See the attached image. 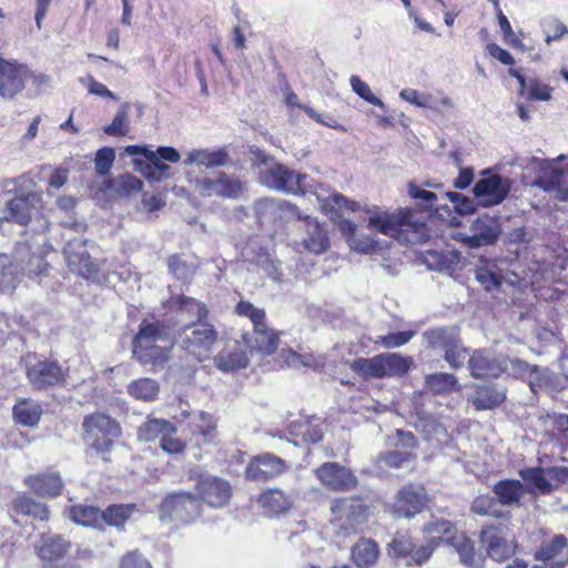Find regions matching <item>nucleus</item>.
<instances>
[{"label": "nucleus", "instance_id": "obj_37", "mask_svg": "<svg viewBox=\"0 0 568 568\" xmlns=\"http://www.w3.org/2000/svg\"><path fill=\"white\" fill-rule=\"evenodd\" d=\"M230 160L229 153L225 149L215 151L209 150H194L187 154L185 164L196 163L206 168L224 166Z\"/></svg>", "mask_w": 568, "mask_h": 568}, {"label": "nucleus", "instance_id": "obj_14", "mask_svg": "<svg viewBox=\"0 0 568 568\" xmlns=\"http://www.w3.org/2000/svg\"><path fill=\"white\" fill-rule=\"evenodd\" d=\"M194 189L201 196H220L237 199L246 190L245 184L239 179L220 172L212 178L196 179Z\"/></svg>", "mask_w": 568, "mask_h": 568}, {"label": "nucleus", "instance_id": "obj_39", "mask_svg": "<svg viewBox=\"0 0 568 568\" xmlns=\"http://www.w3.org/2000/svg\"><path fill=\"white\" fill-rule=\"evenodd\" d=\"M447 545L453 547L459 555L460 561L469 567L477 564L476 552L473 541L462 531L455 532L447 539Z\"/></svg>", "mask_w": 568, "mask_h": 568}, {"label": "nucleus", "instance_id": "obj_34", "mask_svg": "<svg viewBox=\"0 0 568 568\" xmlns=\"http://www.w3.org/2000/svg\"><path fill=\"white\" fill-rule=\"evenodd\" d=\"M399 98L418 108L439 110L440 108L452 106V101L447 97L437 99L430 93H423L415 89H403L399 92Z\"/></svg>", "mask_w": 568, "mask_h": 568}, {"label": "nucleus", "instance_id": "obj_48", "mask_svg": "<svg viewBox=\"0 0 568 568\" xmlns=\"http://www.w3.org/2000/svg\"><path fill=\"white\" fill-rule=\"evenodd\" d=\"M253 263L260 267L272 281L280 283L283 281L281 263L266 251L258 252L253 258Z\"/></svg>", "mask_w": 568, "mask_h": 568}, {"label": "nucleus", "instance_id": "obj_50", "mask_svg": "<svg viewBox=\"0 0 568 568\" xmlns=\"http://www.w3.org/2000/svg\"><path fill=\"white\" fill-rule=\"evenodd\" d=\"M566 547V537L564 535H555L550 540L542 542L535 557L537 560H551L558 557Z\"/></svg>", "mask_w": 568, "mask_h": 568}, {"label": "nucleus", "instance_id": "obj_58", "mask_svg": "<svg viewBox=\"0 0 568 568\" xmlns=\"http://www.w3.org/2000/svg\"><path fill=\"white\" fill-rule=\"evenodd\" d=\"M142 187L143 182L140 179L130 173H126L119 176L116 193L121 196H128L130 194L140 192Z\"/></svg>", "mask_w": 568, "mask_h": 568}, {"label": "nucleus", "instance_id": "obj_2", "mask_svg": "<svg viewBox=\"0 0 568 568\" xmlns=\"http://www.w3.org/2000/svg\"><path fill=\"white\" fill-rule=\"evenodd\" d=\"M367 227L398 241L414 243L424 231V223L414 217L410 209H398L388 212L378 206L365 209Z\"/></svg>", "mask_w": 568, "mask_h": 568}, {"label": "nucleus", "instance_id": "obj_12", "mask_svg": "<svg viewBox=\"0 0 568 568\" xmlns=\"http://www.w3.org/2000/svg\"><path fill=\"white\" fill-rule=\"evenodd\" d=\"M510 186L509 179L484 171L483 176L473 187V194L479 206H495L504 202L510 191Z\"/></svg>", "mask_w": 568, "mask_h": 568}, {"label": "nucleus", "instance_id": "obj_45", "mask_svg": "<svg viewBox=\"0 0 568 568\" xmlns=\"http://www.w3.org/2000/svg\"><path fill=\"white\" fill-rule=\"evenodd\" d=\"M206 314L207 310L203 303L180 295V324L182 320L187 321L185 324L203 322L202 320L206 317Z\"/></svg>", "mask_w": 568, "mask_h": 568}, {"label": "nucleus", "instance_id": "obj_32", "mask_svg": "<svg viewBox=\"0 0 568 568\" xmlns=\"http://www.w3.org/2000/svg\"><path fill=\"white\" fill-rule=\"evenodd\" d=\"M257 504L265 514L271 516L287 511L292 506V500L281 489L271 488L258 496Z\"/></svg>", "mask_w": 568, "mask_h": 568}, {"label": "nucleus", "instance_id": "obj_43", "mask_svg": "<svg viewBox=\"0 0 568 568\" xmlns=\"http://www.w3.org/2000/svg\"><path fill=\"white\" fill-rule=\"evenodd\" d=\"M459 263V254L456 251H429L425 255V264L430 270L449 271Z\"/></svg>", "mask_w": 568, "mask_h": 568}, {"label": "nucleus", "instance_id": "obj_53", "mask_svg": "<svg viewBox=\"0 0 568 568\" xmlns=\"http://www.w3.org/2000/svg\"><path fill=\"white\" fill-rule=\"evenodd\" d=\"M349 85L352 90L366 102L379 106L382 109L385 108L384 102L379 98L374 95L369 85L365 81H363L358 75H351Z\"/></svg>", "mask_w": 568, "mask_h": 568}, {"label": "nucleus", "instance_id": "obj_49", "mask_svg": "<svg viewBox=\"0 0 568 568\" xmlns=\"http://www.w3.org/2000/svg\"><path fill=\"white\" fill-rule=\"evenodd\" d=\"M505 399V395L493 388L483 387L479 388L476 395L471 398V403L476 409H493L501 404Z\"/></svg>", "mask_w": 568, "mask_h": 568}, {"label": "nucleus", "instance_id": "obj_11", "mask_svg": "<svg viewBox=\"0 0 568 568\" xmlns=\"http://www.w3.org/2000/svg\"><path fill=\"white\" fill-rule=\"evenodd\" d=\"M136 434L141 442H159L163 452L168 454L178 453L176 427L166 419L148 416L139 426Z\"/></svg>", "mask_w": 568, "mask_h": 568}, {"label": "nucleus", "instance_id": "obj_31", "mask_svg": "<svg viewBox=\"0 0 568 568\" xmlns=\"http://www.w3.org/2000/svg\"><path fill=\"white\" fill-rule=\"evenodd\" d=\"M493 493L500 505L514 507L520 505L525 488L519 480L504 479L494 485Z\"/></svg>", "mask_w": 568, "mask_h": 568}, {"label": "nucleus", "instance_id": "obj_23", "mask_svg": "<svg viewBox=\"0 0 568 568\" xmlns=\"http://www.w3.org/2000/svg\"><path fill=\"white\" fill-rule=\"evenodd\" d=\"M11 516H23L34 521H48L50 519V508L45 503L36 500L26 495H17L10 504Z\"/></svg>", "mask_w": 568, "mask_h": 568}, {"label": "nucleus", "instance_id": "obj_4", "mask_svg": "<svg viewBox=\"0 0 568 568\" xmlns=\"http://www.w3.org/2000/svg\"><path fill=\"white\" fill-rule=\"evenodd\" d=\"M236 313L250 318L253 325V332L242 334L244 344L262 354L270 355L278 346V335L265 323V311L255 307L252 303L241 301L236 305Z\"/></svg>", "mask_w": 568, "mask_h": 568}, {"label": "nucleus", "instance_id": "obj_38", "mask_svg": "<svg viewBox=\"0 0 568 568\" xmlns=\"http://www.w3.org/2000/svg\"><path fill=\"white\" fill-rule=\"evenodd\" d=\"M126 392L132 398L136 400L152 402L159 395L160 385L152 378L141 377L132 381L126 386Z\"/></svg>", "mask_w": 568, "mask_h": 568}, {"label": "nucleus", "instance_id": "obj_26", "mask_svg": "<svg viewBox=\"0 0 568 568\" xmlns=\"http://www.w3.org/2000/svg\"><path fill=\"white\" fill-rule=\"evenodd\" d=\"M468 369L474 378H486L499 376L504 366L488 352L477 349L469 355Z\"/></svg>", "mask_w": 568, "mask_h": 568}, {"label": "nucleus", "instance_id": "obj_18", "mask_svg": "<svg viewBox=\"0 0 568 568\" xmlns=\"http://www.w3.org/2000/svg\"><path fill=\"white\" fill-rule=\"evenodd\" d=\"M427 504V494L422 485H407L396 495L390 506L392 513L397 517L410 518L419 514Z\"/></svg>", "mask_w": 568, "mask_h": 568}, {"label": "nucleus", "instance_id": "obj_64", "mask_svg": "<svg viewBox=\"0 0 568 568\" xmlns=\"http://www.w3.org/2000/svg\"><path fill=\"white\" fill-rule=\"evenodd\" d=\"M120 568H152V566L139 550H132L121 558Z\"/></svg>", "mask_w": 568, "mask_h": 568}, {"label": "nucleus", "instance_id": "obj_6", "mask_svg": "<svg viewBox=\"0 0 568 568\" xmlns=\"http://www.w3.org/2000/svg\"><path fill=\"white\" fill-rule=\"evenodd\" d=\"M37 84L47 83L49 78L43 73H34L26 63L0 55V97L13 99L26 89L27 81Z\"/></svg>", "mask_w": 568, "mask_h": 568}, {"label": "nucleus", "instance_id": "obj_16", "mask_svg": "<svg viewBox=\"0 0 568 568\" xmlns=\"http://www.w3.org/2000/svg\"><path fill=\"white\" fill-rule=\"evenodd\" d=\"M480 538L487 555L496 561H505L515 554L516 546L509 538V528L505 525L485 527Z\"/></svg>", "mask_w": 568, "mask_h": 568}, {"label": "nucleus", "instance_id": "obj_20", "mask_svg": "<svg viewBox=\"0 0 568 568\" xmlns=\"http://www.w3.org/2000/svg\"><path fill=\"white\" fill-rule=\"evenodd\" d=\"M315 474L326 488L335 491H347L357 486V478L352 470L337 463H324Z\"/></svg>", "mask_w": 568, "mask_h": 568}, {"label": "nucleus", "instance_id": "obj_44", "mask_svg": "<svg viewBox=\"0 0 568 568\" xmlns=\"http://www.w3.org/2000/svg\"><path fill=\"white\" fill-rule=\"evenodd\" d=\"M351 368L363 378H383L382 355L371 358H357L351 363Z\"/></svg>", "mask_w": 568, "mask_h": 568}, {"label": "nucleus", "instance_id": "obj_55", "mask_svg": "<svg viewBox=\"0 0 568 568\" xmlns=\"http://www.w3.org/2000/svg\"><path fill=\"white\" fill-rule=\"evenodd\" d=\"M414 549V544L406 534H397L388 544V555L392 557H406Z\"/></svg>", "mask_w": 568, "mask_h": 568}, {"label": "nucleus", "instance_id": "obj_52", "mask_svg": "<svg viewBox=\"0 0 568 568\" xmlns=\"http://www.w3.org/2000/svg\"><path fill=\"white\" fill-rule=\"evenodd\" d=\"M497 503L488 495H480L471 503V511L479 516L501 517L503 513L497 509Z\"/></svg>", "mask_w": 568, "mask_h": 568}, {"label": "nucleus", "instance_id": "obj_19", "mask_svg": "<svg viewBox=\"0 0 568 568\" xmlns=\"http://www.w3.org/2000/svg\"><path fill=\"white\" fill-rule=\"evenodd\" d=\"M287 468L286 462L271 453L253 457L245 468V478L253 481H266L282 475Z\"/></svg>", "mask_w": 568, "mask_h": 568}, {"label": "nucleus", "instance_id": "obj_33", "mask_svg": "<svg viewBox=\"0 0 568 568\" xmlns=\"http://www.w3.org/2000/svg\"><path fill=\"white\" fill-rule=\"evenodd\" d=\"M136 510L135 504H111L102 510L101 528L103 525L124 529L128 520Z\"/></svg>", "mask_w": 568, "mask_h": 568}, {"label": "nucleus", "instance_id": "obj_61", "mask_svg": "<svg viewBox=\"0 0 568 568\" xmlns=\"http://www.w3.org/2000/svg\"><path fill=\"white\" fill-rule=\"evenodd\" d=\"M524 95L528 100L549 101L551 98V88L536 80H531L528 82Z\"/></svg>", "mask_w": 568, "mask_h": 568}, {"label": "nucleus", "instance_id": "obj_56", "mask_svg": "<svg viewBox=\"0 0 568 568\" xmlns=\"http://www.w3.org/2000/svg\"><path fill=\"white\" fill-rule=\"evenodd\" d=\"M415 332L413 331L390 333L387 335L378 336L375 339V344H379L384 348L388 349L397 348L407 344L413 338Z\"/></svg>", "mask_w": 568, "mask_h": 568}, {"label": "nucleus", "instance_id": "obj_21", "mask_svg": "<svg viewBox=\"0 0 568 568\" xmlns=\"http://www.w3.org/2000/svg\"><path fill=\"white\" fill-rule=\"evenodd\" d=\"M30 490L44 498H55L63 493L64 484L57 470H45L29 475L23 480Z\"/></svg>", "mask_w": 568, "mask_h": 568}, {"label": "nucleus", "instance_id": "obj_8", "mask_svg": "<svg viewBox=\"0 0 568 568\" xmlns=\"http://www.w3.org/2000/svg\"><path fill=\"white\" fill-rule=\"evenodd\" d=\"M428 346L440 348L444 359L454 368H460L468 356L467 348L459 338V332L455 327H440L428 329L423 334Z\"/></svg>", "mask_w": 568, "mask_h": 568}, {"label": "nucleus", "instance_id": "obj_59", "mask_svg": "<svg viewBox=\"0 0 568 568\" xmlns=\"http://www.w3.org/2000/svg\"><path fill=\"white\" fill-rule=\"evenodd\" d=\"M129 132L128 113L118 111L112 122L104 128V133L110 136H124Z\"/></svg>", "mask_w": 568, "mask_h": 568}, {"label": "nucleus", "instance_id": "obj_42", "mask_svg": "<svg viewBox=\"0 0 568 568\" xmlns=\"http://www.w3.org/2000/svg\"><path fill=\"white\" fill-rule=\"evenodd\" d=\"M381 355L384 377L403 376L413 365L410 357H405L398 353H383Z\"/></svg>", "mask_w": 568, "mask_h": 568}, {"label": "nucleus", "instance_id": "obj_41", "mask_svg": "<svg viewBox=\"0 0 568 568\" xmlns=\"http://www.w3.org/2000/svg\"><path fill=\"white\" fill-rule=\"evenodd\" d=\"M425 382L427 388L436 395L462 389L456 376L449 373L429 374L426 376Z\"/></svg>", "mask_w": 568, "mask_h": 568}, {"label": "nucleus", "instance_id": "obj_46", "mask_svg": "<svg viewBox=\"0 0 568 568\" xmlns=\"http://www.w3.org/2000/svg\"><path fill=\"white\" fill-rule=\"evenodd\" d=\"M215 365L223 372H232L240 368H244L248 364V358L242 349H235L233 352H221L214 358Z\"/></svg>", "mask_w": 568, "mask_h": 568}, {"label": "nucleus", "instance_id": "obj_10", "mask_svg": "<svg viewBox=\"0 0 568 568\" xmlns=\"http://www.w3.org/2000/svg\"><path fill=\"white\" fill-rule=\"evenodd\" d=\"M182 335L183 348L194 355L197 361L206 358L217 341V332L212 324L204 321L183 324V332L180 333V337Z\"/></svg>", "mask_w": 568, "mask_h": 568}, {"label": "nucleus", "instance_id": "obj_60", "mask_svg": "<svg viewBox=\"0 0 568 568\" xmlns=\"http://www.w3.org/2000/svg\"><path fill=\"white\" fill-rule=\"evenodd\" d=\"M180 508L186 513L185 518H182L186 523L201 516V503L190 494L180 493Z\"/></svg>", "mask_w": 568, "mask_h": 568}, {"label": "nucleus", "instance_id": "obj_30", "mask_svg": "<svg viewBox=\"0 0 568 568\" xmlns=\"http://www.w3.org/2000/svg\"><path fill=\"white\" fill-rule=\"evenodd\" d=\"M351 558L357 568H372L379 558V548L376 541L361 538L351 549Z\"/></svg>", "mask_w": 568, "mask_h": 568}, {"label": "nucleus", "instance_id": "obj_28", "mask_svg": "<svg viewBox=\"0 0 568 568\" xmlns=\"http://www.w3.org/2000/svg\"><path fill=\"white\" fill-rule=\"evenodd\" d=\"M42 414V406L31 398H19L12 407L13 419L21 426H37Z\"/></svg>", "mask_w": 568, "mask_h": 568}, {"label": "nucleus", "instance_id": "obj_7", "mask_svg": "<svg viewBox=\"0 0 568 568\" xmlns=\"http://www.w3.org/2000/svg\"><path fill=\"white\" fill-rule=\"evenodd\" d=\"M26 377L34 390L42 392L63 386L67 372L57 359L33 355L26 364Z\"/></svg>", "mask_w": 568, "mask_h": 568}, {"label": "nucleus", "instance_id": "obj_47", "mask_svg": "<svg viewBox=\"0 0 568 568\" xmlns=\"http://www.w3.org/2000/svg\"><path fill=\"white\" fill-rule=\"evenodd\" d=\"M423 531L429 536V539H434L437 546L439 542L447 544V539L457 532V528L448 520L436 519L426 524Z\"/></svg>", "mask_w": 568, "mask_h": 568}, {"label": "nucleus", "instance_id": "obj_22", "mask_svg": "<svg viewBox=\"0 0 568 568\" xmlns=\"http://www.w3.org/2000/svg\"><path fill=\"white\" fill-rule=\"evenodd\" d=\"M197 489L202 500L214 508L224 507L232 497L230 483L217 477L202 478Z\"/></svg>", "mask_w": 568, "mask_h": 568}, {"label": "nucleus", "instance_id": "obj_29", "mask_svg": "<svg viewBox=\"0 0 568 568\" xmlns=\"http://www.w3.org/2000/svg\"><path fill=\"white\" fill-rule=\"evenodd\" d=\"M34 205L29 196H14L7 202L6 221L19 225H28L32 220Z\"/></svg>", "mask_w": 568, "mask_h": 568}, {"label": "nucleus", "instance_id": "obj_36", "mask_svg": "<svg viewBox=\"0 0 568 568\" xmlns=\"http://www.w3.org/2000/svg\"><path fill=\"white\" fill-rule=\"evenodd\" d=\"M67 264L72 273L90 278L99 272L98 265L87 251L81 253L65 250Z\"/></svg>", "mask_w": 568, "mask_h": 568}, {"label": "nucleus", "instance_id": "obj_24", "mask_svg": "<svg viewBox=\"0 0 568 568\" xmlns=\"http://www.w3.org/2000/svg\"><path fill=\"white\" fill-rule=\"evenodd\" d=\"M183 433H190L192 437L189 439L194 446L211 443L216 436V420L207 413H199L192 418V422L183 428Z\"/></svg>", "mask_w": 568, "mask_h": 568}, {"label": "nucleus", "instance_id": "obj_3", "mask_svg": "<svg viewBox=\"0 0 568 568\" xmlns=\"http://www.w3.org/2000/svg\"><path fill=\"white\" fill-rule=\"evenodd\" d=\"M81 426L84 445L108 460L105 456L110 455L122 436L120 422L104 412L97 410L87 414Z\"/></svg>", "mask_w": 568, "mask_h": 568}, {"label": "nucleus", "instance_id": "obj_5", "mask_svg": "<svg viewBox=\"0 0 568 568\" xmlns=\"http://www.w3.org/2000/svg\"><path fill=\"white\" fill-rule=\"evenodd\" d=\"M126 152L135 156L134 168L148 181H161L169 176L170 166L163 161L178 162V150L172 146H161L154 152L148 146L129 145Z\"/></svg>", "mask_w": 568, "mask_h": 568}, {"label": "nucleus", "instance_id": "obj_63", "mask_svg": "<svg viewBox=\"0 0 568 568\" xmlns=\"http://www.w3.org/2000/svg\"><path fill=\"white\" fill-rule=\"evenodd\" d=\"M347 242L352 250L364 254L375 252L377 248V242L365 234H356V236L347 239Z\"/></svg>", "mask_w": 568, "mask_h": 568}, {"label": "nucleus", "instance_id": "obj_13", "mask_svg": "<svg viewBox=\"0 0 568 568\" xmlns=\"http://www.w3.org/2000/svg\"><path fill=\"white\" fill-rule=\"evenodd\" d=\"M73 544L64 534L41 532L33 544V551L43 564H57L64 560L71 552Z\"/></svg>", "mask_w": 568, "mask_h": 568}, {"label": "nucleus", "instance_id": "obj_15", "mask_svg": "<svg viewBox=\"0 0 568 568\" xmlns=\"http://www.w3.org/2000/svg\"><path fill=\"white\" fill-rule=\"evenodd\" d=\"M305 175L296 174L286 166L271 163L260 172V181L263 185L286 193H298L304 190Z\"/></svg>", "mask_w": 568, "mask_h": 568}, {"label": "nucleus", "instance_id": "obj_27", "mask_svg": "<svg viewBox=\"0 0 568 568\" xmlns=\"http://www.w3.org/2000/svg\"><path fill=\"white\" fill-rule=\"evenodd\" d=\"M288 433L296 444H315L323 437V422L317 417H302L290 424Z\"/></svg>", "mask_w": 568, "mask_h": 568}, {"label": "nucleus", "instance_id": "obj_62", "mask_svg": "<svg viewBox=\"0 0 568 568\" xmlns=\"http://www.w3.org/2000/svg\"><path fill=\"white\" fill-rule=\"evenodd\" d=\"M48 268L49 263L44 255L40 253H31L24 266V271L30 277L42 275L48 271Z\"/></svg>", "mask_w": 568, "mask_h": 568}, {"label": "nucleus", "instance_id": "obj_40", "mask_svg": "<svg viewBox=\"0 0 568 568\" xmlns=\"http://www.w3.org/2000/svg\"><path fill=\"white\" fill-rule=\"evenodd\" d=\"M520 477L534 487V490L547 495L554 489L547 468L534 467L519 471Z\"/></svg>", "mask_w": 568, "mask_h": 568}, {"label": "nucleus", "instance_id": "obj_1", "mask_svg": "<svg viewBox=\"0 0 568 568\" xmlns=\"http://www.w3.org/2000/svg\"><path fill=\"white\" fill-rule=\"evenodd\" d=\"M175 337L171 326L155 318H143L132 339V355L152 372L163 369L172 357Z\"/></svg>", "mask_w": 568, "mask_h": 568}, {"label": "nucleus", "instance_id": "obj_25", "mask_svg": "<svg viewBox=\"0 0 568 568\" xmlns=\"http://www.w3.org/2000/svg\"><path fill=\"white\" fill-rule=\"evenodd\" d=\"M302 220L301 216H298ZM304 235L302 237L303 246L314 253L321 254L328 248L329 240L326 230L313 217L303 219Z\"/></svg>", "mask_w": 568, "mask_h": 568}, {"label": "nucleus", "instance_id": "obj_57", "mask_svg": "<svg viewBox=\"0 0 568 568\" xmlns=\"http://www.w3.org/2000/svg\"><path fill=\"white\" fill-rule=\"evenodd\" d=\"M115 160V151L110 146L100 149L95 154V170L101 176L108 175Z\"/></svg>", "mask_w": 568, "mask_h": 568}, {"label": "nucleus", "instance_id": "obj_9", "mask_svg": "<svg viewBox=\"0 0 568 568\" xmlns=\"http://www.w3.org/2000/svg\"><path fill=\"white\" fill-rule=\"evenodd\" d=\"M332 523L345 535L356 531L367 520L368 508L355 497L335 498L331 503Z\"/></svg>", "mask_w": 568, "mask_h": 568}, {"label": "nucleus", "instance_id": "obj_17", "mask_svg": "<svg viewBox=\"0 0 568 568\" xmlns=\"http://www.w3.org/2000/svg\"><path fill=\"white\" fill-rule=\"evenodd\" d=\"M470 235H463V243L469 248L493 245L497 242L501 225L498 216L480 215L470 225Z\"/></svg>", "mask_w": 568, "mask_h": 568}, {"label": "nucleus", "instance_id": "obj_51", "mask_svg": "<svg viewBox=\"0 0 568 568\" xmlns=\"http://www.w3.org/2000/svg\"><path fill=\"white\" fill-rule=\"evenodd\" d=\"M415 456L409 452H388L381 456L379 458V467L384 468H409L415 460Z\"/></svg>", "mask_w": 568, "mask_h": 568}, {"label": "nucleus", "instance_id": "obj_35", "mask_svg": "<svg viewBox=\"0 0 568 568\" xmlns=\"http://www.w3.org/2000/svg\"><path fill=\"white\" fill-rule=\"evenodd\" d=\"M102 509L97 506L75 504L69 508V518L77 525L101 529Z\"/></svg>", "mask_w": 568, "mask_h": 568}, {"label": "nucleus", "instance_id": "obj_54", "mask_svg": "<svg viewBox=\"0 0 568 568\" xmlns=\"http://www.w3.org/2000/svg\"><path fill=\"white\" fill-rule=\"evenodd\" d=\"M445 195L454 205L455 211L460 215L471 214L476 211V207L479 206L475 197L470 199L462 193L447 192Z\"/></svg>", "mask_w": 568, "mask_h": 568}]
</instances>
